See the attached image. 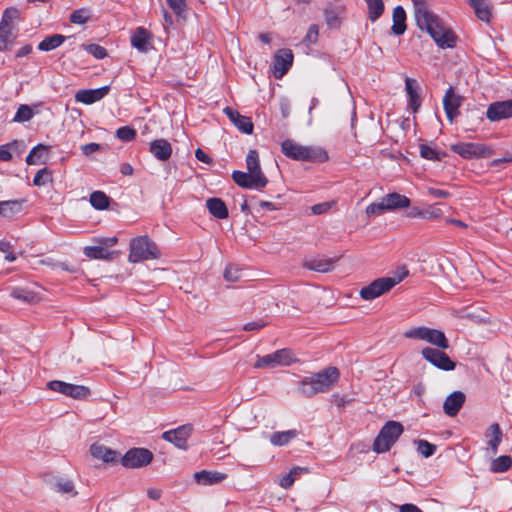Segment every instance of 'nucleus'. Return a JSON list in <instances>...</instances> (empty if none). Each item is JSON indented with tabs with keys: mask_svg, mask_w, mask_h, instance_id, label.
I'll return each mask as SVG.
<instances>
[{
	"mask_svg": "<svg viewBox=\"0 0 512 512\" xmlns=\"http://www.w3.org/2000/svg\"><path fill=\"white\" fill-rule=\"evenodd\" d=\"M413 12L419 29L426 31L441 48H452L456 35L441 19L431 12L425 0H412Z\"/></svg>",
	"mask_w": 512,
	"mask_h": 512,
	"instance_id": "f257e3e1",
	"label": "nucleus"
},
{
	"mask_svg": "<svg viewBox=\"0 0 512 512\" xmlns=\"http://www.w3.org/2000/svg\"><path fill=\"white\" fill-rule=\"evenodd\" d=\"M192 431V425L186 424L179 426L176 429L165 431L162 434V438L165 441L172 443L178 449L187 450V440L191 436Z\"/></svg>",
	"mask_w": 512,
	"mask_h": 512,
	"instance_id": "2eb2a0df",
	"label": "nucleus"
},
{
	"mask_svg": "<svg viewBox=\"0 0 512 512\" xmlns=\"http://www.w3.org/2000/svg\"><path fill=\"white\" fill-rule=\"evenodd\" d=\"M473 8L475 15L481 21L488 22L491 17V10L487 0H467Z\"/></svg>",
	"mask_w": 512,
	"mask_h": 512,
	"instance_id": "473e14b6",
	"label": "nucleus"
},
{
	"mask_svg": "<svg viewBox=\"0 0 512 512\" xmlns=\"http://www.w3.org/2000/svg\"><path fill=\"white\" fill-rule=\"evenodd\" d=\"M319 36V27L316 24H312L309 26L308 31L303 38V42L309 46L317 42Z\"/></svg>",
	"mask_w": 512,
	"mask_h": 512,
	"instance_id": "5fc2aeb1",
	"label": "nucleus"
},
{
	"mask_svg": "<svg viewBox=\"0 0 512 512\" xmlns=\"http://www.w3.org/2000/svg\"><path fill=\"white\" fill-rule=\"evenodd\" d=\"M153 459V454L145 448H133L128 450L121 458V464L126 468H140L148 465Z\"/></svg>",
	"mask_w": 512,
	"mask_h": 512,
	"instance_id": "ddd939ff",
	"label": "nucleus"
},
{
	"mask_svg": "<svg viewBox=\"0 0 512 512\" xmlns=\"http://www.w3.org/2000/svg\"><path fill=\"white\" fill-rule=\"evenodd\" d=\"M166 2L169 5V7L173 10V12L178 16H182L186 11L185 0H166Z\"/></svg>",
	"mask_w": 512,
	"mask_h": 512,
	"instance_id": "13d9d810",
	"label": "nucleus"
},
{
	"mask_svg": "<svg viewBox=\"0 0 512 512\" xmlns=\"http://www.w3.org/2000/svg\"><path fill=\"white\" fill-rule=\"evenodd\" d=\"M24 149V145L14 140L10 143L4 144L0 146V161H9L12 159V156L14 153L20 154L22 150Z\"/></svg>",
	"mask_w": 512,
	"mask_h": 512,
	"instance_id": "72a5a7b5",
	"label": "nucleus"
},
{
	"mask_svg": "<svg viewBox=\"0 0 512 512\" xmlns=\"http://www.w3.org/2000/svg\"><path fill=\"white\" fill-rule=\"evenodd\" d=\"M502 437L503 434L499 424L493 423L488 427L487 431L485 432V438L487 444V452L489 455L493 456L498 452V447L502 441Z\"/></svg>",
	"mask_w": 512,
	"mask_h": 512,
	"instance_id": "6ab92c4d",
	"label": "nucleus"
},
{
	"mask_svg": "<svg viewBox=\"0 0 512 512\" xmlns=\"http://www.w3.org/2000/svg\"><path fill=\"white\" fill-rule=\"evenodd\" d=\"M47 388L74 399H85L90 394V390L86 386L70 384L59 380L49 381Z\"/></svg>",
	"mask_w": 512,
	"mask_h": 512,
	"instance_id": "f8f14e48",
	"label": "nucleus"
},
{
	"mask_svg": "<svg viewBox=\"0 0 512 512\" xmlns=\"http://www.w3.org/2000/svg\"><path fill=\"white\" fill-rule=\"evenodd\" d=\"M101 148L100 144L98 143H89V144H84L80 147L82 153L85 155V156H89L97 151H99Z\"/></svg>",
	"mask_w": 512,
	"mask_h": 512,
	"instance_id": "052dcab7",
	"label": "nucleus"
},
{
	"mask_svg": "<svg viewBox=\"0 0 512 512\" xmlns=\"http://www.w3.org/2000/svg\"><path fill=\"white\" fill-rule=\"evenodd\" d=\"M290 66H273L269 73L272 74L276 79L282 78L289 69Z\"/></svg>",
	"mask_w": 512,
	"mask_h": 512,
	"instance_id": "680f3d73",
	"label": "nucleus"
},
{
	"mask_svg": "<svg viewBox=\"0 0 512 512\" xmlns=\"http://www.w3.org/2000/svg\"><path fill=\"white\" fill-rule=\"evenodd\" d=\"M11 296L27 303H34L39 300L36 293L24 288H14L11 292Z\"/></svg>",
	"mask_w": 512,
	"mask_h": 512,
	"instance_id": "a19ab883",
	"label": "nucleus"
},
{
	"mask_svg": "<svg viewBox=\"0 0 512 512\" xmlns=\"http://www.w3.org/2000/svg\"><path fill=\"white\" fill-rule=\"evenodd\" d=\"M392 32L395 35H402L406 31V12L402 6H396L392 14Z\"/></svg>",
	"mask_w": 512,
	"mask_h": 512,
	"instance_id": "c85d7f7f",
	"label": "nucleus"
},
{
	"mask_svg": "<svg viewBox=\"0 0 512 512\" xmlns=\"http://www.w3.org/2000/svg\"><path fill=\"white\" fill-rule=\"evenodd\" d=\"M274 59L275 64H292L294 55L292 50L283 48L276 52Z\"/></svg>",
	"mask_w": 512,
	"mask_h": 512,
	"instance_id": "de8ad7c7",
	"label": "nucleus"
},
{
	"mask_svg": "<svg viewBox=\"0 0 512 512\" xmlns=\"http://www.w3.org/2000/svg\"><path fill=\"white\" fill-rule=\"evenodd\" d=\"M20 16L15 7L6 8L0 22V51L9 50L16 39L14 21Z\"/></svg>",
	"mask_w": 512,
	"mask_h": 512,
	"instance_id": "1a4fd4ad",
	"label": "nucleus"
},
{
	"mask_svg": "<svg viewBox=\"0 0 512 512\" xmlns=\"http://www.w3.org/2000/svg\"><path fill=\"white\" fill-rule=\"evenodd\" d=\"M486 116L490 121L496 122L512 117V99L494 102L489 105Z\"/></svg>",
	"mask_w": 512,
	"mask_h": 512,
	"instance_id": "f3484780",
	"label": "nucleus"
},
{
	"mask_svg": "<svg viewBox=\"0 0 512 512\" xmlns=\"http://www.w3.org/2000/svg\"><path fill=\"white\" fill-rule=\"evenodd\" d=\"M109 90V86H103L96 89L79 90L75 94V100L76 102L83 103L85 105H91L103 99L108 94Z\"/></svg>",
	"mask_w": 512,
	"mask_h": 512,
	"instance_id": "a211bd4d",
	"label": "nucleus"
},
{
	"mask_svg": "<svg viewBox=\"0 0 512 512\" xmlns=\"http://www.w3.org/2000/svg\"><path fill=\"white\" fill-rule=\"evenodd\" d=\"M407 339L420 340L427 342L440 349L449 348V342L444 332L426 326L411 327L403 333Z\"/></svg>",
	"mask_w": 512,
	"mask_h": 512,
	"instance_id": "0eeeda50",
	"label": "nucleus"
},
{
	"mask_svg": "<svg viewBox=\"0 0 512 512\" xmlns=\"http://www.w3.org/2000/svg\"><path fill=\"white\" fill-rule=\"evenodd\" d=\"M83 253L90 259L109 260L111 259L113 252L107 250L101 244L96 246H86L83 249Z\"/></svg>",
	"mask_w": 512,
	"mask_h": 512,
	"instance_id": "f704fd0d",
	"label": "nucleus"
},
{
	"mask_svg": "<svg viewBox=\"0 0 512 512\" xmlns=\"http://www.w3.org/2000/svg\"><path fill=\"white\" fill-rule=\"evenodd\" d=\"M384 211H388L385 205V201L383 197L380 199V201L371 203L366 207V214L371 216L377 213H382Z\"/></svg>",
	"mask_w": 512,
	"mask_h": 512,
	"instance_id": "6e6d98bb",
	"label": "nucleus"
},
{
	"mask_svg": "<svg viewBox=\"0 0 512 512\" xmlns=\"http://www.w3.org/2000/svg\"><path fill=\"white\" fill-rule=\"evenodd\" d=\"M24 199L0 201V216L11 219L23 211Z\"/></svg>",
	"mask_w": 512,
	"mask_h": 512,
	"instance_id": "b1692460",
	"label": "nucleus"
},
{
	"mask_svg": "<svg viewBox=\"0 0 512 512\" xmlns=\"http://www.w3.org/2000/svg\"><path fill=\"white\" fill-rule=\"evenodd\" d=\"M403 426L397 421H388L381 428L374 440L373 451L376 453L387 452L403 433Z\"/></svg>",
	"mask_w": 512,
	"mask_h": 512,
	"instance_id": "6e6552de",
	"label": "nucleus"
},
{
	"mask_svg": "<svg viewBox=\"0 0 512 512\" xmlns=\"http://www.w3.org/2000/svg\"><path fill=\"white\" fill-rule=\"evenodd\" d=\"M421 354L426 361L441 370L451 371L455 368L454 361L446 353L438 349L425 347L422 349Z\"/></svg>",
	"mask_w": 512,
	"mask_h": 512,
	"instance_id": "4468645a",
	"label": "nucleus"
},
{
	"mask_svg": "<svg viewBox=\"0 0 512 512\" xmlns=\"http://www.w3.org/2000/svg\"><path fill=\"white\" fill-rule=\"evenodd\" d=\"M405 90L409 97V105L411 109L416 112L420 106L419 90L420 86L417 80L406 77L405 79Z\"/></svg>",
	"mask_w": 512,
	"mask_h": 512,
	"instance_id": "bb28decb",
	"label": "nucleus"
},
{
	"mask_svg": "<svg viewBox=\"0 0 512 512\" xmlns=\"http://www.w3.org/2000/svg\"><path fill=\"white\" fill-rule=\"evenodd\" d=\"M419 151L421 157L427 159V160H440L442 154L437 151L435 148L431 147L428 144H420Z\"/></svg>",
	"mask_w": 512,
	"mask_h": 512,
	"instance_id": "a18cd8bd",
	"label": "nucleus"
},
{
	"mask_svg": "<svg viewBox=\"0 0 512 512\" xmlns=\"http://www.w3.org/2000/svg\"><path fill=\"white\" fill-rule=\"evenodd\" d=\"M226 478V474L217 471L202 470L194 474V480L204 486L214 485Z\"/></svg>",
	"mask_w": 512,
	"mask_h": 512,
	"instance_id": "a878e982",
	"label": "nucleus"
},
{
	"mask_svg": "<svg viewBox=\"0 0 512 512\" xmlns=\"http://www.w3.org/2000/svg\"><path fill=\"white\" fill-rule=\"evenodd\" d=\"M160 257L156 244L148 236H138L130 242L128 259L131 263L157 259Z\"/></svg>",
	"mask_w": 512,
	"mask_h": 512,
	"instance_id": "423d86ee",
	"label": "nucleus"
},
{
	"mask_svg": "<svg viewBox=\"0 0 512 512\" xmlns=\"http://www.w3.org/2000/svg\"><path fill=\"white\" fill-rule=\"evenodd\" d=\"M266 325L263 321H253L244 325L243 329L246 331L258 330Z\"/></svg>",
	"mask_w": 512,
	"mask_h": 512,
	"instance_id": "0e129e2a",
	"label": "nucleus"
},
{
	"mask_svg": "<svg viewBox=\"0 0 512 512\" xmlns=\"http://www.w3.org/2000/svg\"><path fill=\"white\" fill-rule=\"evenodd\" d=\"M281 151L286 157L297 161L325 162L328 160V154L323 148L300 145L290 139L282 142Z\"/></svg>",
	"mask_w": 512,
	"mask_h": 512,
	"instance_id": "39448f33",
	"label": "nucleus"
},
{
	"mask_svg": "<svg viewBox=\"0 0 512 512\" xmlns=\"http://www.w3.org/2000/svg\"><path fill=\"white\" fill-rule=\"evenodd\" d=\"M387 210L407 208L410 206V199L399 193H390L383 196Z\"/></svg>",
	"mask_w": 512,
	"mask_h": 512,
	"instance_id": "c756f323",
	"label": "nucleus"
},
{
	"mask_svg": "<svg viewBox=\"0 0 512 512\" xmlns=\"http://www.w3.org/2000/svg\"><path fill=\"white\" fill-rule=\"evenodd\" d=\"M116 136L122 141L129 142L135 138L136 131L129 126H123L116 131Z\"/></svg>",
	"mask_w": 512,
	"mask_h": 512,
	"instance_id": "864d4df0",
	"label": "nucleus"
},
{
	"mask_svg": "<svg viewBox=\"0 0 512 512\" xmlns=\"http://www.w3.org/2000/svg\"><path fill=\"white\" fill-rule=\"evenodd\" d=\"M462 101V96L456 94L455 89L452 86L446 90L443 98V107L450 123H452L458 115V110L462 105Z\"/></svg>",
	"mask_w": 512,
	"mask_h": 512,
	"instance_id": "dca6fc26",
	"label": "nucleus"
},
{
	"mask_svg": "<svg viewBox=\"0 0 512 512\" xmlns=\"http://www.w3.org/2000/svg\"><path fill=\"white\" fill-rule=\"evenodd\" d=\"M150 152L158 160L166 161L172 154L171 144L165 139H157L150 143Z\"/></svg>",
	"mask_w": 512,
	"mask_h": 512,
	"instance_id": "393cba45",
	"label": "nucleus"
},
{
	"mask_svg": "<svg viewBox=\"0 0 512 512\" xmlns=\"http://www.w3.org/2000/svg\"><path fill=\"white\" fill-rule=\"evenodd\" d=\"M247 172L234 171L232 178L242 188L261 190L268 184V179L260 167L256 150H250L246 156Z\"/></svg>",
	"mask_w": 512,
	"mask_h": 512,
	"instance_id": "f03ea898",
	"label": "nucleus"
},
{
	"mask_svg": "<svg viewBox=\"0 0 512 512\" xmlns=\"http://www.w3.org/2000/svg\"><path fill=\"white\" fill-rule=\"evenodd\" d=\"M195 157L203 162V163H206V164H210L212 162V159L200 148H198L196 151H195Z\"/></svg>",
	"mask_w": 512,
	"mask_h": 512,
	"instance_id": "69168bd1",
	"label": "nucleus"
},
{
	"mask_svg": "<svg viewBox=\"0 0 512 512\" xmlns=\"http://www.w3.org/2000/svg\"><path fill=\"white\" fill-rule=\"evenodd\" d=\"M131 44L139 51L147 52L152 47L149 32L142 27L137 28L131 35Z\"/></svg>",
	"mask_w": 512,
	"mask_h": 512,
	"instance_id": "5701e85b",
	"label": "nucleus"
},
{
	"mask_svg": "<svg viewBox=\"0 0 512 512\" xmlns=\"http://www.w3.org/2000/svg\"><path fill=\"white\" fill-rule=\"evenodd\" d=\"M450 148L464 159L488 158L493 153L490 146L474 142H459L451 145Z\"/></svg>",
	"mask_w": 512,
	"mask_h": 512,
	"instance_id": "9d476101",
	"label": "nucleus"
},
{
	"mask_svg": "<svg viewBox=\"0 0 512 512\" xmlns=\"http://www.w3.org/2000/svg\"><path fill=\"white\" fill-rule=\"evenodd\" d=\"M465 402V394L461 391H454L446 397L443 403L444 413L450 417L457 415Z\"/></svg>",
	"mask_w": 512,
	"mask_h": 512,
	"instance_id": "aec40b11",
	"label": "nucleus"
},
{
	"mask_svg": "<svg viewBox=\"0 0 512 512\" xmlns=\"http://www.w3.org/2000/svg\"><path fill=\"white\" fill-rule=\"evenodd\" d=\"M306 473H308V468L294 466L291 468V470L287 474H284L279 478L278 484L282 488L288 489L294 484L297 477H299L302 474H306Z\"/></svg>",
	"mask_w": 512,
	"mask_h": 512,
	"instance_id": "2f4dec72",
	"label": "nucleus"
},
{
	"mask_svg": "<svg viewBox=\"0 0 512 512\" xmlns=\"http://www.w3.org/2000/svg\"><path fill=\"white\" fill-rule=\"evenodd\" d=\"M50 147L44 144L36 145L26 157L28 165H38L45 162L44 158L48 155Z\"/></svg>",
	"mask_w": 512,
	"mask_h": 512,
	"instance_id": "7c9ffc66",
	"label": "nucleus"
},
{
	"mask_svg": "<svg viewBox=\"0 0 512 512\" xmlns=\"http://www.w3.org/2000/svg\"><path fill=\"white\" fill-rule=\"evenodd\" d=\"M512 465L510 456L502 455L492 460L490 464V471L493 473H502L507 471Z\"/></svg>",
	"mask_w": 512,
	"mask_h": 512,
	"instance_id": "58836bf2",
	"label": "nucleus"
},
{
	"mask_svg": "<svg viewBox=\"0 0 512 512\" xmlns=\"http://www.w3.org/2000/svg\"><path fill=\"white\" fill-rule=\"evenodd\" d=\"M281 113L284 118H287L290 114V102L288 99H282L280 102Z\"/></svg>",
	"mask_w": 512,
	"mask_h": 512,
	"instance_id": "338daca9",
	"label": "nucleus"
},
{
	"mask_svg": "<svg viewBox=\"0 0 512 512\" xmlns=\"http://www.w3.org/2000/svg\"><path fill=\"white\" fill-rule=\"evenodd\" d=\"M55 489L61 494H67L69 496H76L77 492L74 487V483L70 479L60 478L55 482Z\"/></svg>",
	"mask_w": 512,
	"mask_h": 512,
	"instance_id": "79ce46f5",
	"label": "nucleus"
},
{
	"mask_svg": "<svg viewBox=\"0 0 512 512\" xmlns=\"http://www.w3.org/2000/svg\"><path fill=\"white\" fill-rule=\"evenodd\" d=\"M34 113L30 106L28 105H20L14 118V122H26L29 121L33 117Z\"/></svg>",
	"mask_w": 512,
	"mask_h": 512,
	"instance_id": "49530a36",
	"label": "nucleus"
},
{
	"mask_svg": "<svg viewBox=\"0 0 512 512\" xmlns=\"http://www.w3.org/2000/svg\"><path fill=\"white\" fill-rule=\"evenodd\" d=\"M234 125L245 134H251L253 132V123L249 117L241 115Z\"/></svg>",
	"mask_w": 512,
	"mask_h": 512,
	"instance_id": "8fccbe9b",
	"label": "nucleus"
},
{
	"mask_svg": "<svg viewBox=\"0 0 512 512\" xmlns=\"http://www.w3.org/2000/svg\"><path fill=\"white\" fill-rule=\"evenodd\" d=\"M326 24L330 28H338L341 24L340 11L337 8H327L324 12Z\"/></svg>",
	"mask_w": 512,
	"mask_h": 512,
	"instance_id": "c03bdc74",
	"label": "nucleus"
},
{
	"mask_svg": "<svg viewBox=\"0 0 512 512\" xmlns=\"http://www.w3.org/2000/svg\"><path fill=\"white\" fill-rule=\"evenodd\" d=\"M296 361V356L290 349H280L262 357L257 356L254 368L259 369L263 367L274 368L276 366H289Z\"/></svg>",
	"mask_w": 512,
	"mask_h": 512,
	"instance_id": "9b49d317",
	"label": "nucleus"
},
{
	"mask_svg": "<svg viewBox=\"0 0 512 512\" xmlns=\"http://www.w3.org/2000/svg\"><path fill=\"white\" fill-rule=\"evenodd\" d=\"M65 36L61 34H53L44 38L38 45L41 51H51L59 47L65 41Z\"/></svg>",
	"mask_w": 512,
	"mask_h": 512,
	"instance_id": "e433bc0d",
	"label": "nucleus"
},
{
	"mask_svg": "<svg viewBox=\"0 0 512 512\" xmlns=\"http://www.w3.org/2000/svg\"><path fill=\"white\" fill-rule=\"evenodd\" d=\"M91 10L83 7L73 11L70 15V22L73 24L83 25L91 18Z\"/></svg>",
	"mask_w": 512,
	"mask_h": 512,
	"instance_id": "37998d69",
	"label": "nucleus"
},
{
	"mask_svg": "<svg viewBox=\"0 0 512 512\" xmlns=\"http://www.w3.org/2000/svg\"><path fill=\"white\" fill-rule=\"evenodd\" d=\"M409 272L406 267H400L390 276L377 278L360 290V296L364 300H373L390 291L394 286L403 281Z\"/></svg>",
	"mask_w": 512,
	"mask_h": 512,
	"instance_id": "20e7f679",
	"label": "nucleus"
},
{
	"mask_svg": "<svg viewBox=\"0 0 512 512\" xmlns=\"http://www.w3.org/2000/svg\"><path fill=\"white\" fill-rule=\"evenodd\" d=\"M51 181V172L47 168H42L34 176L33 184L35 186L41 187Z\"/></svg>",
	"mask_w": 512,
	"mask_h": 512,
	"instance_id": "09e8293b",
	"label": "nucleus"
},
{
	"mask_svg": "<svg viewBox=\"0 0 512 512\" xmlns=\"http://www.w3.org/2000/svg\"><path fill=\"white\" fill-rule=\"evenodd\" d=\"M335 262L336 260L332 258L314 257L306 259L303 265L309 270L326 273L334 269Z\"/></svg>",
	"mask_w": 512,
	"mask_h": 512,
	"instance_id": "412c9836",
	"label": "nucleus"
},
{
	"mask_svg": "<svg viewBox=\"0 0 512 512\" xmlns=\"http://www.w3.org/2000/svg\"><path fill=\"white\" fill-rule=\"evenodd\" d=\"M427 193L430 196L434 197V198H448V197H450L449 192H447L445 190H442V189L433 188V187H428L427 188Z\"/></svg>",
	"mask_w": 512,
	"mask_h": 512,
	"instance_id": "e2e57ef3",
	"label": "nucleus"
},
{
	"mask_svg": "<svg viewBox=\"0 0 512 512\" xmlns=\"http://www.w3.org/2000/svg\"><path fill=\"white\" fill-rule=\"evenodd\" d=\"M334 205V202H323L315 204L311 207V212L314 215H321L327 213Z\"/></svg>",
	"mask_w": 512,
	"mask_h": 512,
	"instance_id": "bf43d9fd",
	"label": "nucleus"
},
{
	"mask_svg": "<svg viewBox=\"0 0 512 512\" xmlns=\"http://www.w3.org/2000/svg\"><path fill=\"white\" fill-rule=\"evenodd\" d=\"M400 512H422V511L414 504H404V505L400 506Z\"/></svg>",
	"mask_w": 512,
	"mask_h": 512,
	"instance_id": "774afa93",
	"label": "nucleus"
},
{
	"mask_svg": "<svg viewBox=\"0 0 512 512\" xmlns=\"http://www.w3.org/2000/svg\"><path fill=\"white\" fill-rule=\"evenodd\" d=\"M298 436V431L295 429L287 431L275 432L270 436V442L274 446H284L290 443Z\"/></svg>",
	"mask_w": 512,
	"mask_h": 512,
	"instance_id": "c9c22d12",
	"label": "nucleus"
},
{
	"mask_svg": "<svg viewBox=\"0 0 512 512\" xmlns=\"http://www.w3.org/2000/svg\"><path fill=\"white\" fill-rule=\"evenodd\" d=\"M206 207L210 214L218 219H226L229 215L226 204L220 198L213 197L207 199Z\"/></svg>",
	"mask_w": 512,
	"mask_h": 512,
	"instance_id": "cd10ccee",
	"label": "nucleus"
},
{
	"mask_svg": "<svg viewBox=\"0 0 512 512\" xmlns=\"http://www.w3.org/2000/svg\"><path fill=\"white\" fill-rule=\"evenodd\" d=\"M90 204L97 210H105L109 206V197L102 191H94L90 195Z\"/></svg>",
	"mask_w": 512,
	"mask_h": 512,
	"instance_id": "ea45409f",
	"label": "nucleus"
},
{
	"mask_svg": "<svg viewBox=\"0 0 512 512\" xmlns=\"http://www.w3.org/2000/svg\"><path fill=\"white\" fill-rule=\"evenodd\" d=\"M83 47L89 54L93 55L95 59L101 60L107 56L106 49L98 44H89Z\"/></svg>",
	"mask_w": 512,
	"mask_h": 512,
	"instance_id": "603ef678",
	"label": "nucleus"
},
{
	"mask_svg": "<svg viewBox=\"0 0 512 512\" xmlns=\"http://www.w3.org/2000/svg\"><path fill=\"white\" fill-rule=\"evenodd\" d=\"M241 277V270L236 266L229 265L224 271V278L228 282H236Z\"/></svg>",
	"mask_w": 512,
	"mask_h": 512,
	"instance_id": "4d7b16f0",
	"label": "nucleus"
},
{
	"mask_svg": "<svg viewBox=\"0 0 512 512\" xmlns=\"http://www.w3.org/2000/svg\"><path fill=\"white\" fill-rule=\"evenodd\" d=\"M340 373L336 367H328L318 373L304 377L299 383V391L306 397L330 391L339 380Z\"/></svg>",
	"mask_w": 512,
	"mask_h": 512,
	"instance_id": "7ed1b4c3",
	"label": "nucleus"
},
{
	"mask_svg": "<svg viewBox=\"0 0 512 512\" xmlns=\"http://www.w3.org/2000/svg\"><path fill=\"white\" fill-rule=\"evenodd\" d=\"M368 8V18L375 22L384 12L383 0H365Z\"/></svg>",
	"mask_w": 512,
	"mask_h": 512,
	"instance_id": "4c0bfd02",
	"label": "nucleus"
},
{
	"mask_svg": "<svg viewBox=\"0 0 512 512\" xmlns=\"http://www.w3.org/2000/svg\"><path fill=\"white\" fill-rule=\"evenodd\" d=\"M90 453L93 458L101 460L105 463H114L118 458V453L115 450L101 443H93L90 446Z\"/></svg>",
	"mask_w": 512,
	"mask_h": 512,
	"instance_id": "4be33fe9",
	"label": "nucleus"
},
{
	"mask_svg": "<svg viewBox=\"0 0 512 512\" xmlns=\"http://www.w3.org/2000/svg\"><path fill=\"white\" fill-rule=\"evenodd\" d=\"M417 451L424 457H430L435 453L436 446L426 440H419L417 442Z\"/></svg>",
	"mask_w": 512,
	"mask_h": 512,
	"instance_id": "3c124183",
	"label": "nucleus"
}]
</instances>
